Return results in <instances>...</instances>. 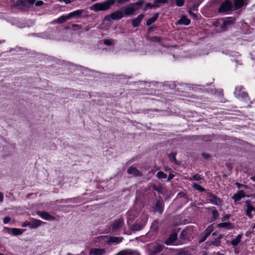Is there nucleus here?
<instances>
[{
  "label": "nucleus",
  "instance_id": "nucleus-1",
  "mask_svg": "<svg viewBox=\"0 0 255 255\" xmlns=\"http://www.w3.org/2000/svg\"><path fill=\"white\" fill-rule=\"evenodd\" d=\"M35 0H17L14 3V6L19 10H23L32 6Z\"/></svg>",
  "mask_w": 255,
  "mask_h": 255
},
{
  "label": "nucleus",
  "instance_id": "nucleus-2",
  "mask_svg": "<svg viewBox=\"0 0 255 255\" xmlns=\"http://www.w3.org/2000/svg\"><path fill=\"white\" fill-rule=\"evenodd\" d=\"M244 89L243 86L237 87L234 92V94L237 98L244 101L246 103H251V102H250V99L248 94L243 91V90Z\"/></svg>",
  "mask_w": 255,
  "mask_h": 255
},
{
  "label": "nucleus",
  "instance_id": "nucleus-3",
  "mask_svg": "<svg viewBox=\"0 0 255 255\" xmlns=\"http://www.w3.org/2000/svg\"><path fill=\"white\" fill-rule=\"evenodd\" d=\"M111 4V3H110L109 2L96 3L92 6L91 9L95 11L106 10L110 8Z\"/></svg>",
  "mask_w": 255,
  "mask_h": 255
},
{
  "label": "nucleus",
  "instance_id": "nucleus-4",
  "mask_svg": "<svg viewBox=\"0 0 255 255\" xmlns=\"http://www.w3.org/2000/svg\"><path fill=\"white\" fill-rule=\"evenodd\" d=\"M102 238L103 240L106 242L107 244H110L111 243L119 244L123 240V238L122 237L105 236Z\"/></svg>",
  "mask_w": 255,
  "mask_h": 255
},
{
  "label": "nucleus",
  "instance_id": "nucleus-5",
  "mask_svg": "<svg viewBox=\"0 0 255 255\" xmlns=\"http://www.w3.org/2000/svg\"><path fill=\"white\" fill-rule=\"evenodd\" d=\"M233 4L231 1L226 0L223 2L218 9L219 12H227L232 10Z\"/></svg>",
  "mask_w": 255,
  "mask_h": 255
},
{
  "label": "nucleus",
  "instance_id": "nucleus-6",
  "mask_svg": "<svg viewBox=\"0 0 255 255\" xmlns=\"http://www.w3.org/2000/svg\"><path fill=\"white\" fill-rule=\"evenodd\" d=\"M124 16V14L123 10H117L107 16L105 19L109 21H111V20H119Z\"/></svg>",
  "mask_w": 255,
  "mask_h": 255
},
{
  "label": "nucleus",
  "instance_id": "nucleus-7",
  "mask_svg": "<svg viewBox=\"0 0 255 255\" xmlns=\"http://www.w3.org/2000/svg\"><path fill=\"white\" fill-rule=\"evenodd\" d=\"M125 224L124 220L120 218L114 220L111 226L113 231H117L121 229Z\"/></svg>",
  "mask_w": 255,
  "mask_h": 255
},
{
  "label": "nucleus",
  "instance_id": "nucleus-8",
  "mask_svg": "<svg viewBox=\"0 0 255 255\" xmlns=\"http://www.w3.org/2000/svg\"><path fill=\"white\" fill-rule=\"evenodd\" d=\"M214 230V227L213 225H210L204 232V233L201 235L199 242L201 243L204 242L208 236L211 234Z\"/></svg>",
  "mask_w": 255,
  "mask_h": 255
},
{
  "label": "nucleus",
  "instance_id": "nucleus-9",
  "mask_svg": "<svg viewBox=\"0 0 255 255\" xmlns=\"http://www.w3.org/2000/svg\"><path fill=\"white\" fill-rule=\"evenodd\" d=\"M245 203L247 206L246 214L251 219L255 214V207H254L251 205L250 201L249 200L246 201Z\"/></svg>",
  "mask_w": 255,
  "mask_h": 255
},
{
  "label": "nucleus",
  "instance_id": "nucleus-10",
  "mask_svg": "<svg viewBox=\"0 0 255 255\" xmlns=\"http://www.w3.org/2000/svg\"><path fill=\"white\" fill-rule=\"evenodd\" d=\"M4 230L7 233L12 234L14 236H18L22 234L25 230L17 228H4Z\"/></svg>",
  "mask_w": 255,
  "mask_h": 255
},
{
  "label": "nucleus",
  "instance_id": "nucleus-11",
  "mask_svg": "<svg viewBox=\"0 0 255 255\" xmlns=\"http://www.w3.org/2000/svg\"><path fill=\"white\" fill-rule=\"evenodd\" d=\"M136 11L135 8H134V5H132V3L130 4L127 7L124 8L123 11L124 14V16L125 15H131L135 14V11Z\"/></svg>",
  "mask_w": 255,
  "mask_h": 255
},
{
  "label": "nucleus",
  "instance_id": "nucleus-12",
  "mask_svg": "<svg viewBox=\"0 0 255 255\" xmlns=\"http://www.w3.org/2000/svg\"><path fill=\"white\" fill-rule=\"evenodd\" d=\"M149 247H152V250L150 252V255H155L156 254L160 252L163 249V246L158 244H151L149 245Z\"/></svg>",
  "mask_w": 255,
  "mask_h": 255
},
{
  "label": "nucleus",
  "instance_id": "nucleus-13",
  "mask_svg": "<svg viewBox=\"0 0 255 255\" xmlns=\"http://www.w3.org/2000/svg\"><path fill=\"white\" fill-rule=\"evenodd\" d=\"M106 252L105 249L92 248L90 250L89 255H105Z\"/></svg>",
  "mask_w": 255,
  "mask_h": 255
},
{
  "label": "nucleus",
  "instance_id": "nucleus-14",
  "mask_svg": "<svg viewBox=\"0 0 255 255\" xmlns=\"http://www.w3.org/2000/svg\"><path fill=\"white\" fill-rule=\"evenodd\" d=\"M36 214L39 215L41 218L44 220L48 221L55 220V218L54 217L49 215L48 213L46 212L37 211Z\"/></svg>",
  "mask_w": 255,
  "mask_h": 255
},
{
  "label": "nucleus",
  "instance_id": "nucleus-15",
  "mask_svg": "<svg viewBox=\"0 0 255 255\" xmlns=\"http://www.w3.org/2000/svg\"><path fill=\"white\" fill-rule=\"evenodd\" d=\"M144 17V15L143 14H140L138 15L136 17L133 18L131 21L132 25L134 27L138 26L143 20Z\"/></svg>",
  "mask_w": 255,
  "mask_h": 255
},
{
  "label": "nucleus",
  "instance_id": "nucleus-16",
  "mask_svg": "<svg viewBox=\"0 0 255 255\" xmlns=\"http://www.w3.org/2000/svg\"><path fill=\"white\" fill-rule=\"evenodd\" d=\"M177 235L175 233H171L168 239L165 241V244L167 245H172L177 239Z\"/></svg>",
  "mask_w": 255,
  "mask_h": 255
},
{
  "label": "nucleus",
  "instance_id": "nucleus-17",
  "mask_svg": "<svg viewBox=\"0 0 255 255\" xmlns=\"http://www.w3.org/2000/svg\"><path fill=\"white\" fill-rule=\"evenodd\" d=\"M128 172L129 174H131L134 176H141L142 173L137 170L135 167L130 166L128 170Z\"/></svg>",
  "mask_w": 255,
  "mask_h": 255
},
{
  "label": "nucleus",
  "instance_id": "nucleus-18",
  "mask_svg": "<svg viewBox=\"0 0 255 255\" xmlns=\"http://www.w3.org/2000/svg\"><path fill=\"white\" fill-rule=\"evenodd\" d=\"M69 19L68 15H62L59 17L58 18L52 21L51 23L52 24H62L65 22L66 20Z\"/></svg>",
  "mask_w": 255,
  "mask_h": 255
},
{
  "label": "nucleus",
  "instance_id": "nucleus-19",
  "mask_svg": "<svg viewBox=\"0 0 255 255\" xmlns=\"http://www.w3.org/2000/svg\"><path fill=\"white\" fill-rule=\"evenodd\" d=\"M42 223L43 222L41 220L33 218L30 221V228L36 229L41 226Z\"/></svg>",
  "mask_w": 255,
  "mask_h": 255
},
{
  "label": "nucleus",
  "instance_id": "nucleus-20",
  "mask_svg": "<svg viewBox=\"0 0 255 255\" xmlns=\"http://www.w3.org/2000/svg\"><path fill=\"white\" fill-rule=\"evenodd\" d=\"M190 23V20L188 19L186 16L182 15L180 19H179L176 22V24H183L185 25H188Z\"/></svg>",
  "mask_w": 255,
  "mask_h": 255
},
{
  "label": "nucleus",
  "instance_id": "nucleus-21",
  "mask_svg": "<svg viewBox=\"0 0 255 255\" xmlns=\"http://www.w3.org/2000/svg\"><path fill=\"white\" fill-rule=\"evenodd\" d=\"M209 200L211 203L216 205L220 204L221 201L218 199L215 195L211 193L208 194Z\"/></svg>",
  "mask_w": 255,
  "mask_h": 255
},
{
  "label": "nucleus",
  "instance_id": "nucleus-22",
  "mask_svg": "<svg viewBox=\"0 0 255 255\" xmlns=\"http://www.w3.org/2000/svg\"><path fill=\"white\" fill-rule=\"evenodd\" d=\"M234 23V21L230 19H227L223 21L221 26V28L222 31L227 30L229 26L231 25Z\"/></svg>",
  "mask_w": 255,
  "mask_h": 255
},
{
  "label": "nucleus",
  "instance_id": "nucleus-23",
  "mask_svg": "<svg viewBox=\"0 0 255 255\" xmlns=\"http://www.w3.org/2000/svg\"><path fill=\"white\" fill-rule=\"evenodd\" d=\"M84 10L83 9H79L75 11H74L73 12H71L69 13L68 14V17L69 19L73 17H80L81 15L83 13Z\"/></svg>",
  "mask_w": 255,
  "mask_h": 255
},
{
  "label": "nucleus",
  "instance_id": "nucleus-24",
  "mask_svg": "<svg viewBox=\"0 0 255 255\" xmlns=\"http://www.w3.org/2000/svg\"><path fill=\"white\" fill-rule=\"evenodd\" d=\"M245 196V193L243 190L239 191L236 194L234 195L233 198L235 201H240L242 198Z\"/></svg>",
  "mask_w": 255,
  "mask_h": 255
},
{
  "label": "nucleus",
  "instance_id": "nucleus-25",
  "mask_svg": "<svg viewBox=\"0 0 255 255\" xmlns=\"http://www.w3.org/2000/svg\"><path fill=\"white\" fill-rule=\"evenodd\" d=\"M217 226L219 228H224L228 230H231L234 228L233 224L229 222L219 223Z\"/></svg>",
  "mask_w": 255,
  "mask_h": 255
},
{
  "label": "nucleus",
  "instance_id": "nucleus-26",
  "mask_svg": "<svg viewBox=\"0 0 255 255\" xmlns=\"http://www.w3.org/2000/svg\"><path fill=\"white\" fill-rule=\"evenodd\" d=\"M176 255H194L191 249H184L178 251Z\"/></svg>",
  "mask_w": 255,
  "mask_h": 255
},
{
  "label": "nucleus",
  "instance_id": "nucleus-27",
  "mask_svg": "<svg viewBox=\"0 0 255 255\" xmlns=\"http://www.w3.org/2000/svg\"><path fill=\"white\" fill-rule=\"evenodd\" d=\"M163 204L161 201H157L155 207V211L159 212L160 213H162L163 212Z\"/></svg>",
  "mask_w": 255,
  "mask_h": 255
},
{
  "label": "nucleus",
  "instance_id": "nucleus-28",
  "mask_svg": "<svg viewBox=\"0 0 255 255\" xmlns=\"http://www.w3.org/2000/svg\"><path fill=\"white\" fill-rule=\"evenodd\" d=\"M234 6L236 9L242 7L245 4V0H235Z\"/></svg>",
  "mask_w": 255,
  "mask_h": 255
},
{
  "label": "nucleus",
  "instance_id": "nucleus-29",
  "mask_svg": "<svg viewBox=\"0 0 255 255\" xmlns=\"http://www.w3.org/2000/svg\"><path fill=\"white\" fill-rule=\"evenodd\" d=\"M153 189L161 194H164L165 191L164 188L161 184L153 185Z\"/></svg>",
  "mask_w": 255,
  "mask_h": 255
},
{
  "label": "nucleus",
  "instance_id": "nucleus-30",
  "mask_svg": "<svg viewBox=\"0 0 255 255\" xmlns=\"http://www.w3.org/2000/svg\"><path fill=\"white\" fill-rule=\"evenodd\" d=\"M242 238V235L240 234V235H238L235 239H233L231 241V244L234 247L237 246L241 242Z\"/></svg>",
  "mask_w": 255,
  "mask_h": 255
},
{
  "label": "nucleus",
  "instance_id": "nucleus-31",
  "mask_svg": "<svg viewBox=\"0 0 255 255\" xmlns=\"http://www.w3.org/2000/svg\"><path fill=\"white\" fill-rule=\"evenodd\" d=\"M223 238V235H220L217 238L215 239L214 241H212L210 245L218 247L221 245V240Z\"/></svg>",
  "mask_w": 255,
  "mask_h": 255
},
{
  "label": "nucleus",
  "instance_id": "nucleus-32",
  "mask_svg": "<svg viewBox=\"0 0 255 255\" xmlns=\"http://www.w3.org/2000/svg\"><path fill=\"white\" fill-rule=\"evenodd\" d=\"M158 17V13L154 14V16L153 17H152L150 18H149L146 21V25L147 26H149L151 24H152L153 23H154L157 20Z\"/></svg>",
  "mask_w": 255,
  "mask_h": 255
},
{
  "label": "nucleus",
  "instance_id": "nucleus-33",
  "mask_svg": "<svg viewBox=\"0 0 255 255\" xmlns=\"http://www.w3.org/2000/svg\"><path fill=\"white\" fill-rule=\"evenodd\" d=\"M143 227L141 224L135 223L132 225L131 230L134 231H139L141 230Z\"/></svg>",
  "mask_w": 255,
  "mask_h": 255
},
{
  "label": "nucleus",
  "instance_id": "nucleus-34",
  "mask_svg": "<svg viewBox=\"0 0 255 255\" xmlns=\"http://www.w3.org/2000/svg\"><path fill=\"white\" fill-rule=\"evenodd\" d=\"M189 180H195L197 181H199L200 183H201V181L203 180V178L200 175L198 174H196L192 176V178L189 179Z\"/></svg>",
  "mask_w": 255,
  "mask_h": 255
},
{
  "label": "nucleus",
  "instance_id": "nucleus-35",
  "mask_svg": "<svg viewBox=\"0 0 255 255\" xmlns=\"http://www.w3.org/2000/svg\"><path fill=\"white\" fill-rule=\"evenodd\" d=\"M192 187L193 188H194L196 190H197L198 191H200L201 192H203V191H205V189L203 188L202 187H201L200 185H199L197 183H193L192 184Z\"/></svg>",
  "mask_w": 255,
  "mask_h": 255
},
{
  "label": "nucleus",
  "instance_id": "nucleus-36",
  "mask_svg": "<svg viewBox=\"0 0 255 255\" xmlns=\"http://www.w3.org/2000/svg\"><path fill=\"white\" fill-rule=\"evenodd\" d=\"M159 5L158 4H152L150 3H147L145 4V7L144 8V10H146L147 8H156L157 7H159Z\"/></svg>",
  "mask_w": 255,
  "mask_h": 255
},
{
  "label": "nucleus",
  "instance_id": "nucleus-37",
  "mask_svg": "<svg viewBox=\"0 0 255 255\" xmlns=\"http://www.w3.org/2000/svg\"><path fill=\"white\" fill-rule=\"evenodd\" d=\"M145 1L144 0H139L135 3H132V5H134V8L137 10L138 9V6H140L143 5Z\"/></svg>",
  "mask_w": 255,
  "mask_h": 255
},
{
  "label": "nucleus",
  "instance_id": "nucleus-38",
  "mask_svg": "<svg viewBox=\"0 0 255 255\" xmlns=\"http://www.w3.org/2000/svg\"><path fill=\"white\" fill-rule=\"evenodd\" d=\"M157 177L159 179H165L166 178L167 175L162 171H159L157 173Z\"/></svg>",
  "mask_w": 255,
  "mask_h": 255
},
{
  "label": "nucleus",
  "instance_id": "nucleus-39",
  "mask_svg": "<svg viewBox=\"0 0 255 255\" xmlns=\"http://www.w3.org/2000/svg\"><path fill=\"white\" fill-rule=\"evenodd\" d=\"M169 158L171 162H176V153H171L168 155Z\"/></svg>",
  "mask_w": 255,
  "mask_h": 255
},
{
  "label": "nucleus",
  "instance_id": "nucleus-40",
  "mask_svg": "<svg viewBox=\"0 0 255 255\" xmlns=\"http://www.w3.org/2000/svg\"><path fill=\"white\" fill-rule=\"evenodd\" d=\"M219 214L217 210H213L212 211V220L215 221L219 217Z\"/></svg>",
  "mask_w": 255,
  "mask_h": 255
},
{
  "label": "nucleus",
  "instance_id": "nucleus-41",
  "mask_svg": "<svg viewBox=\"0 0 255 255\" xmlns=\"http://www.w3.org/2000/svg\"><path fill=\"white\" fill-rule=\"evenodd\" d=\"M176 4L178 6H182L184 5V0H175Z\"/></svg>",
  "mask_w": 255,
  "mask_h": 255
},
{
  "label": "nucleus",
  "instance_id": "nucleus-42",
  "mask_svg": "<svg viewBox=\"0 0 255 255\" xmlns=\"http://www.w3.org/2000/svg\"><path fill=\"white\" fill-rule=\"evenodd\" d=\"M103 42L105 45H108V46H110V45H113V42L110 40H109V39L104 40Z\"/></svg>",
  "mask_w": 255,
  "mask_h": 255
},
{
  "label": "nucleus",
  "instance_id": "nucleus-43",
  "mask_svg": "<svg viewBox=\"0 0 255 255\" xmlns=\"http://www.w3.org/2000/svg\"><path fill=\"white\" fill-rule=\"evenodd\" d=\"M151 40L152 41H156V42H159L161 41L160 37H157V36H153V37H151Z\"/></svg>",
  "mask_w": 255,
  "mask_h": 255
},
{
  "label": "nucleus",
  "instance_id": "nucleus-44",
  "mask_svg": "<svg viewBox=\"0 0 255 255\" xmlns=\"http://www.w3.org/2000/svg\"><path fill=\"white\" fill-rule=\"evenodd\" d=\"M155 3H166L167 2V0H154Z\"/></svg>",
  "mask_w": 255,
  "mask_h": 255
},
{
  "label": "nucleus",
  "instance_id": "nucleus-45",
  "mask_svg": "<svg viewBox=\"0 0 255 255\" xmlns=\"http://www.w3.org/2000/svg\"><path fill=\"white\" fill-rule=\"evenodd\" d=\"M35 5L37 6H41L44 3L43 1H41V0H39V1H35Z\"/></svg>",
  "mask_w": 255,
  "mask_h": 255
},
{
  "label": "nucleus",
  "instance_id": "nucleus-46",
  "mask_svg": "<svg viewBox=\"0 0 255 255\" xmlns=\"http://www.w3.org/2000/svg\"><path fill=\"white\" fill-rule=\"evenodd\" d=\"M72 26L74 28H75V29L76 30H79V29H81V26L80 25H78V24H73L72 25Z\"/></svg>",
  "mask_w": 255,
  "mask_h": 255
},
{
  "label": "nucleus",
  "instance_id": "nucleus-47",
  "mask_svg": "<svg viewBox=\"0 0 255 255\" xmlns=\"http://www.w3.org/2000/svg\"><path fill=\"white\" fill-rule=\"evenodd\" d=\"M10 218L9 217H5L3 219V223L4 224H7L8 223H9L10 222Z\"/></svg>",
  "mask_w": 255,
  "mask_h": 255
},
{
  "label": "nucleus",
  "instance_id": "nucleus-48",
  "mask_svg": "<svg viewBox=\"0 0 255 255\" xmlns=\"http://www.w3.org/2000/svg\"><path fill=\"white\" fill-rule=\"evenodd\" d=\"M23 227H26L27 226H29L30 228V222L26 221L23 223L22 225Z\"/></svg>",
  "mask_w": 255,
  "mask_h": 255
},
{
  "label": "nucleus",
  "instance_id": "nucleus-49",
  "mask_svg": "<svg viewBox=\"0 0 255 255\" xmlns=\"http://www.w3.org/2000/svg\"><path fill=\"white\" fill-rule=\"evenodd\" d=\"M189 14L192 16L193 17H194V18H196L197 17V14H196L195 13H194L193 11H192L191 10H189Z\"/></svg>",
  "mask_w": 255,
  "mask_h": 255
},
{
  "label": "nucleus",
  "instance_id": "nucleus-50",
  "mask_svg": "<svg viewBox=\"0 0 255 255\" xmlns=\"http://www.w3.org/2000/svg\"><path fill=\"white\" fill-rule=\"evenodd\" d=\"M230 218V215H228V214H226L223 217L222 221H226V220H228Z\"/></svg>",
  "mask_w": 255,
  "mask_h": 255
},
{
  "label": "nucleus",
  "instance_id": "nucleus-51",
  "mask_svg": "<svg viewBox=\"0 0 255 255\" xmlns=\"http://www.w3.org/2000/svg\"><path fill=\"white\" fill-rule=\"evenodd\" d=\"M202 156L205 158V159H207L210 157V154L207 153H203Z\"/></svg>",
  "mask_w": 255,
  "mask_h": 255
},
{
  "label": "nucleus",
  "instance_id": "nucleus-52",
  "mask_svg": "<svg viewBox=\"0 0 255 255\" xmlns=\"http://www.w3.org/2000/svg\"><path fill=\"white\" fill-rule=\"evenodd\" d=\"M60 1H64L66 4H68L71 2V0H58Z\"/></svg>",
  "mask_w": 255,
  "mask_h": 255
},
{
  "label": "nucleus",
  "instance_id": "nucleus-53",
  "mask_svg": "<svg viewBox=\"0 0 255 255\" xmlns=\"http://www.w3.org/2000/svg\"><path fill=\"white\" fill-rule=\"evenodd\" d=\"M116 255H129L124 252H119L118 254H117Z\"/></svg>",
  "mask_w": 255,
  "mask_h": 255
},
{
  "label": "nucleus",
  "instance_id": "nucleus-54",
  "mask_svg": "<svg viewBox=\"0 0 255 255\" xmlns=\"http://www.w3.org/2000/svg\"><path fill=\"white\" fill-rule=\"evenodd\" d=\"M236 185L237 186V187L238 188H241L242 187L244 186V185H242V184H240L239 183H236Z\"/></svg>",
  "mask_w": 255,
  "mask_h": 255
},
{
  "label": "nucleus",
  "instance_id": "nucleus-55",
  "mask_svg": "<svg viewBox=\"0 0 255 255\" xmlns=\"http://www.w3.org/2000/svg\"><path fill=\"white\" fill-rule=\"evenodd\" d=\"M3 196L2 193L0 192V202H2L3 201Z\"/></svg>",
  "mask_w": 255,
  "mask_h": 255
},
{
  "label": "nucleus",
  "instance_id": "nucleus-56",
  "mask_svg": "<svg viewBox=\"0 0 255 255\" xmlns=\"http://www.w3.org/2000/svg\"><path fill=\"white\" fill-rule=\"evenodd\" d=\"M173 177V175L172 174H169V177L168 178V180H170L171 179H172Z\"/></svg>",
  "mask_w": 255,
  "mask_h": 255
},
{
  "label": "nucleus",
  "instance_id": "nucleus-57",
  "mask_svg": "<svg viewBox=\"0 0 255 255\" xmlns=\"http://www.w3.org/2000/svg\"><path fill=\"white\" fill-rule=\"evenodd\" d=\"M128 217L127 223L129 224V216H130L129 212H128Z\"/></svg>",
  "mask_w": 255,
  "mask_h": 255
},
{
  "label": "nucleus",
  "instance_id": "nucleus-58",
  "mask_svg": "<svg viewBox=\"0 0 255 255\" xmlns=\"http://www.w3.org/2000/svg\"><path fill=\"white\" fill-rule=\"evenodd\" d=\"M178 195H180V196H183L184 195H185V194L183 193H180L178 194Z\"/></svg>",
  "mask_w": 255,
  "mask_h": 255
},
{
  "label": "nucleus",
  "instance_id": "nucleus-59",
  "mask_svg": "<svg viewBox=\"0 0 255 255\" xmlns=\"http://www.w3.org/2000/svg\"><path fill=\"white\" fill-rule=\"evenodd\" d=\"M251 179L253 181H255V176L252 177L251 178Z\"/></svg>",
  "mask_w": 255,
  "mask_h": 255
},
{
  "label": "nucleus",
  "instance_id": "nucleus-60",
  "mask_svg": "<svg viewBox=\"0 0 255 255\" xmlns=\"http://www.w3.org/2000/svg\"><path fill=\"white\" fill-rule=\"evenodd\" d=\"M215 235V233H213L212 235L214 236Z\"/></svg>",
  "mask_w": 255,
  "mask_h": 255
},
{
  "label": "nucleus",
  "instance_id": "nucleus-61",
  "mask_svg": "<svg viewBox=\"0 0 255 255\" xmlns=\"http://www.w3.org/2000/svg\"><path fill=\"white\" fill-rule=\"evenodd\" d=\"M0 255H4L2 254H0Z\"/></svg>",
  "mask_w": 255,
  "mask_h": 255
}]
</instances>
